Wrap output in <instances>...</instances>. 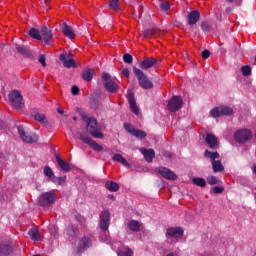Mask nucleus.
I'll return each instance as SVG.
<instances>
[{
  "label": "nucleus",
  "mask_w": 256,
  "mask_h": 256,
  "mask_svg": "<svg viewBox=\"0 0 256 256\" xmlns=\"http://www.w3.org/2000/svg\"><path fill=\"white\" fill-rule=\"evenodd\" d=\"M133 73L142 89H153V82L149 81V77L141 69L134 66Z\"/></svg>",
  "instance_id": "obj_1"
},
{
  "label": "nucleus",
  "mask_w": 256,
  "mask_h": 256,
  "mask_svg": "<svg viewBox=\"0 0 256 256\" xmlns=\"http://www.w3.org/2000/svg\"><path fill=\"white\" fill-rule=\"evenodd\" d=\"M86 131L91 137H94V139H103L104 137L103 133L99 130V124L95 118H88Z\"/></svg>",
  "instance_id": "obj_2"
},
{
  "label": "nucleus",
  "mask_w": 256,
  "mask_h": 256,
  "mask_svg": "<svg viewBox=\"0 0 256 256\" xmlns=\"http://www.w3.org/2000/svg\"><path fill=\"white\" fill-rule=\"evenodd\" d=\"M102 83L108 93H117L119 91V84L113 80L111 74L104 72L102 74Z\"/></svg>",
  "instance_id": "obj_3"
},
{
  "label": "nucleus",
  "mask_w": 256,
  "mask_h": 256,
  "mask_svg": "<svg viewBox=\"0 0 256 256\" xmlns=\"http://www.w3.org/2000/svg\"><path fill=\"white\" fill-rule=\"evenodd\" d=\"M8 99L13 109H16V111H20V109H23L25 107V103H23V95L19 90H13L8 95Z\"/></svg>",
  "instance_id": "obj_4"
},
{
  "label": "nucleus",
  "mask_w": 256,
  "mask_h": 256,
  "mask_svg": "<svg viewBox=\"0 0 256 256\" xmlns=\"http://www.w3.org/2000/svg\"><path fill=\"white\" fill-rule=\"evenodd\" d=\"M18 135L20 139L24 141V143H37L39 141V136L35 132H29V130H25L23 125L18 126Z\"/></svg>",
  "instance_id": "obj_5"
},
{
  "label": "nucleus",
  "mask_w": 256,
  "mask_h": 256,
  "mask_svg": "<svg viewBox=\"0 0 256 256\" xmlns=\"http://www.w3.org/2000/svg\"><path fill=\"white\" fill-rule=\"evenodd\" d=\"M92 246L93 240L88 236H84L78 241V244L74 249V255H81V253H85V251H87V249H90V247Z\"/></svg>",
  "instance_id": "obj_6"
},
{
  "label": "nucleus",
  "mask_w": 256,
  "mask_h": 256,
  "mask_svg": "<svg viewBox=\"0 0 256 256\" xmlns=\"http://www.w3.org/2000/svg\"><path fill=\"white\" fill-rule=\"evenodd\" d=\"M55 203V193L46 192L38 197V205L40 207H51Z\"/></svg>",
  "instance_id": "obj_7"
},
{
  "label": "nucleus",
  "mask_w": 256,
  "mask_h": 256,
  "mask_svg": "<svg viewBox=\"0 0 256 256\" xmlns=\"http://www.w3.org/2000/svg\"><path fill=\"white\" fill-rule=\"evenodd\" d=\"M252 137L253 132L249 129H241L234 134V139L237 143H247Z\"/></svg>",
  "instance_id": "obj_8"
},
{
  "label": "nucleus",
  "mask_w": 256,
  "mask_h": 256,
  "mask_svg": "<svg viewBox=\"0 0 256 256\" xmlns=\"http://www.w3.org/2000/svg\"><path fill=\"white\" fill-rule=\"evenodd\" d=\"M183 107V98L181 96H173L168 102V110L171 113H177Z\"/></svg>",
  "instance_id": "obj_9"
},
{
  "label": "nucleus",
  "mask_w": 256,
  "mask_h": 256,
  "mask_svg": "<svg viewBox=\"0 0 256 256\" xmlns=\"http://www.w3.org/2000/svg\"><path fill=\"white\" fill-rule=\"evenodd\" d=\"M109 225H111V213L109 210H104L100 215L99 227L101 231H109Z\"/></svg>",
  "instance_id": "obj_10"
},
{
  "label": "nucleus",
  "mask_w": 256,
  "mask_h": 256,
  "mask_svg": "<svg viewBox=\"0 0 256 256\" xmlns=\"http://www.w3.org/2000/svg\"><path fill=\"white\" fill-rule=\"evenodd\" d=\"M59 59L63 62V65L64 67H66V69H71V67H77V63L73 59L72 53H62L60 54Z\"/></svg>",
  "instance_id": "obj_11"
},
{
  "label": "nucleus",
  "mask_w": 256,
  "mask_h": 256,
  "mask_svg": "<svg viewBox=\"0 0 256 256\" xmlns=\"http://www.w3.org/2000/svg\"><path fill=\"white\" fill-rule=\"evenodd\" d=\"M184 233L185 231L179 226L166 229V237H172L173 239H180V237H183Z\"/></svg>",
  "instance_id": "obj_12"
},
{
  "label": "nucleus",
  "mask_w": 256,
  "mask_h": 256,
  "mask_svg": "<svg viewBox=\"0 0 256 256\" xmlns=\"http://www.w3.org/2000/svg\"><path fill=\"white\" fill-rule=\"evenodd\" d=\"M128 103L130 109L134 115H139V107H137V101L135 100V93L131 90L127 92Z\"/></svg>",
  "instance_id": "obj_13"
},
{
  "label": "nucleus",
  "mask_w": 256,
  "mask_h": 256,
  "mask_svg": "<svg viewBox=\"0 0 256 256\" xmlns=\"http://www.w3.org/2000/svg\"><path fill=\"white\" fill-rule=\"evenodd\" d=\"M155 65H157V59L154 57H146L140 62L139 67L143 71H147L148 69H151V67H155Z\"/></svg>",
  "instance_id": "obj_14"
},
{
  "label": "nucleus",
  "mask_w": 256,
  "mask_h": 256,
  "mask_svg": "<svg viewBox=\"0 0 256 256\" xmlns=\"http://www.w3.org/2000/svg\"><path fill=\"white\" fill-rule=\"evenodd\" d=\"M41 34L44 45H51V39H53V30L48 29L47 26L41 28Z\"/></svg>",
  "instance_id": "obj_15"
},
{
  "label": "nucleus",
  "mask_w": 256,
  "mask_h": 256,
  "mask_svg": "<svg viewBox=\"0 0 256 256\" xmlns=\"http://www.w3.org/2000/svg\"><path fill=\"white\" fill-rule=\"evenodd\" d=\"M158 172L164 177V179H168V181H177V174L166 167H160Z\"/></svg>",
  "instance_id": "obj_16"
},
{
  "label": "nucleus",
  "mask_w": 256,
  "mask_h": 256,
  "mask_svg": "<svg viewBox=\"0 0 256 256\" xmlns=\"http://www.w3.org/2000/svg\"><path fill=\"white\" fill-rule=\"evenodd\" d=\"M199 19H201V13L199 12V10H193L187 15V21L190 27H193V25H197Z\"/></svg>",
  "instance_id": "obj_17"
},
{
  "label": "nucleus",
  "mask_w": 256,
  "mask_h": 256,
  "mask_svg": "<svg viewBox=\"0 0 256 256\" xmlns=\"http://www.w3.org/2000/svg\"><path fill=\"white\" fill-rule=\"evenodd\" d=\"M60 29L65 37H68V39L71 40L75 39V31H73V28L67 25V23L63 22L62 24H60Z\"/></svg>",
  "instance_id": "obj_18"
},
{
  "label": "nucleus",
  "mask_w": 256,
  "mask_h": 256,
  "mask_svg": "<svg viewBox=\"0 0 256 256\" xmlns=\"http://www.w3.org/2000/svg\"><path fill=\"white\" fill-rule=\"evenodd\" d=\"M13 253V244L7 242L0 243V256H9Z\"/></svg>",
  "instance_id": "obj_19"
},
{
  "label": "nucleus",
  "mask_w": 256,
  "mask_h": 256,
  "mask_svg": "<svg viewBox=\"0 0 256 256\" xmlns=\"http://www.w3.org/2000/svg\"><path fill=\"white\" fill-rule=\"evenodd\" d=\"M205 143H207L208 147H210L211 149H217V147H219V140L214 134H207L205 138Z\"/></svg>",
  "instance_id": "obj_20"
},
{
  "label": "nucleus",
  "mask_w": 256,
  "mask_h": 256,
  "mask_svg": "<svg viewBox=\"0 0 256 256\" xmlns=\"http://www.w3.org/2000/svg\"><path fill=\"white\" fill-rule=\"evenodd\" d=\"M66 235L69 241H73V239H77L79 237V228L77 226H68L66 228Z\"/></svg>",
  "instance_id": "obj_21"
},
{
  "label": "nucleus",
  "mask_w": 256,
  "mask_h": 256,
  "mask_svg": "<svg viewBox=\"0 0 256 256\" xmlns=\"http://www.w3.org/2000/svg\"><path fill=\"white\" fill-rule=\"evenodd\" d=\"M55 159L58 163V167H60L61 171H64L65 173H69V171H71V165L67 162H65V160H63L61 158V156H59V154H55Z\"/></svg>",
  "instance_id": "obj_22"
},
{
  "label": "nucleus",
  "mask_w": 256,
  "mask_h": 256,
  "mask_svg": "<svg viewBox=\"0 0 256 256\" xmlns=\"http://www.w3.org/2000/svg\"><path fill=\"white\" fill-rule=\"evenodd\" d=\"M95 76V69L93 68H85L82 71V79L89 83V81H93V77Z\"/></svg>",
  "instance_id": "obj_23"
},
{
  "label": "nucleus",
  "mask_w": 256,
  "mask_h": 256,
  "mask_svg": "<svg viewBox=\"0 0 256 256\" xmlns=\"http://www.w3.org/2000/svg\"><path fill=\"white\" fill-rule=\"evenodd\" d=\"M140 151H141L142 155H144V159H145V161H147V163L153 162V158L155 157V150L141 148Z\"/></svg>",
  "instance_id": "obj_24"
},
{
  "label": "nucleus",
  "mask_w": 256,
  "mask_h": 256,
  "mask_svg": "<svg viewBox=\"0 0 256 256\" xmlns=\"http://www.w3.org/2000/svg\"><path fill=\"white\" fill-rule=\"evenodd\" d=\"M112 161H114L115 163H120L121 165H123V167H126L127 169L131 167V164H129L127 159H125V157H123V155L121 154H115L112 158Z\"/></svg>",
  "instance_id": "obj_25"
},
{
  "label": "nucleus",
  "mask_w": 256,
  "mask_h": 256,
  "mask_svg": "<svg viewBox=\"0 0 256 256\" xmlns=\"http://www.w3.org/2000/svg\"><path fill=\"white\" fill-rule=\"evenodd\" d=\"M33 119L35 121H38V123H41V125H44V127H47L49 125V120L47 119V116H45V114L36 113L33 115Z\"/></svg>",
  "instance_id": "obj_26"
},
{
  "label": "nucleus",
  "mask_w": 256,
  "mask_h": 256,
  "mask_svg": "<svg viewBox=\"0 0 256 256\" xmlns=\"http://www.w3.org/2000/svg\"><path fill=\"white\" fill-rule=\"evenodd\" d=\"M28 235L32 241H40L41 240V232L37 228H31L28 231Z\"/></svg>",
  "instance_id": "obj_27"
},
{
  "label": "nucleus",
  "mask_w": 256,
  "mask_h": 256,
  "mask_svg": "<svg viewBox=\"0 0 256 256\" xmlns=\"http://www.w3.org/2000/svg\"><path fill=\"white\" fill-rule=\"evenodd\" d=\"M204 157L206 159H210L211 163H213V161H217L216 159H219L221 156L219 155V152H212L210 150H205Z\"/></svg>",
  "instance_id": "obj_28"
},
{
  "label": "nucleus",
  "mask_w": 256,
  "mask_h": 256,
  "mask_svg": "<svg viewBox=\"0 0 256 256\" xmlns=\"http://www.w3.org/2000/svg\"><path fill=\"white\" fill-rule=\"evenodd\" d=\"M212 169L214 173H221V171H225V166H223L220 160H215L212 162Z\"/></svg>",
  "instance_id": "obj_29"
},
{
  "label": "nucleus",
  "mask_w": 256,
  "mask_h": 256,
  "mask_svg": "<svg viewBox=\"0 0 256 256\" xmlns=\"http://www.w3.org/2000/svg\"><path fill=\"white\" fill-rule=\"evenodd\" d=\"M105 188L111 193H117V190L119 189V184L114 181H107L105 183Z\"/></svg>",
  "instance_id": "obj_30"
},
{
  "label": "nucleus",
  "mask_w": 256,
  "mask_h": 256,
  "mask_svg": "<svg viewBox=\"0 0 256 256\" xmlns=\"http://www.w3.org/2000/svg\"><path fill=\"white\" fill-rule=\"evenodd\" d=\"M131 135L134 137H137V139H145L147 137V133L142 130H136L135 128H132L131 130H128Z\"/></svg>",
  "instance_id": "obj_31"
},
{
  "label": "nucleus",
  "mask_w": 256,
  "mask_h": 256,
  "mask_svg": "<svg viewBox=\"0 0 256 256\" xmlns=\"http://www.w3.org/2000/svg\"><path fill=\"white\" fill-rule=\"evenodd\" d=\"M128 228L130 231H134L135 233L141 231V224H139V221L137 220H131L128 222Z\"/></svg>",
  "instance_id": "obj_32"
},
{
  "label": "nucleus",
  "mask_w": 256,
  "mask_h": 256,
  "mask_svg": "<svg viewBox=\"0 0 256 256\" xmlns=\"http://www.w3.org/2000/svg\"><path fill=\"white\" fill-rule=\"evenodd\" d=\"M88 145L93 149V151H96L97 153H101V151H103V145H100L93 139H90Z\"/></svg>",
  "instance_id": "obj_33"
},
{
  "label": "nucleus",
  "mask_w": 256,
  "mask_h": 256,
  "mask_svg": "<svg viewBox=\"0 0 256 256\" xmlns=\"http://www.w3.org/2000/svg\"><path fill=\"white\" fill-rule=\"evenodd\" d=\"M192 183L197 185V187H207V181H205V178L195 177L192 179Z\"/></svg>",
  "instance_id": "obj_34"
},
{
  "label": "nucleus",
  "mask_w": 256,
  "mask_h": 256,
  "mask_svg": "<svg viewBox=\"0 0 256 256\" xmlns=\"http://www.w3.org/2000/svg\"><path fill=\"white\" fill-rule=\"evenodd\" d=\"M29 35L32 37V39H36L37 41H41L43 39V37H41V32H39V30L36 28L30 29Z\"/></svg>",
  "instance_id": "obj_35"
},
{
  "label": "nucleus",
  "mask_w": 256,
  "mask_h": 256,
  "mask_svg": "<svg viewBox=\"0 0 256 256\" xmlns=\"http://www.w3.org/2000/svg\"><path fill=\"white\" fill-rule=\"evenodd\" d=\"M44 175L45 177H48V179H51V181L55 179V173L53 172V169H51V167L49 166L44 167Z\"/></svg>",
  "instance_id": "obj_36"
},
{
  "label": "nucleus",
  "mask_w": 256,
  "mask_h": 256,
  "mask_svg": "<svg viewBox=\"0 0 256 256\" xmlns=\"http://www.w3.org/2000/svg\"><path fill=\"white\" fill-rule=\"evenodd\" d=\"M109 9L112 11H120L121 9L119 8V0H110L108 3Z\"/></svg>",
  "instance_id": "obj_37"
},
{
  "label": "nucleus",
  "mask_w": 256,
  "mask_h": 256,
  "mask_svg": "<svg viewBox=\"0 0 256 256\" xmlns=\"http://www.w3.org/2000/svg\"><path fill=\"white\" fill-rule=\"evenodd\" d=\"M221 115H233V108L228 106H220Z\"/></svg>",
  "instance_id": "obj_38"
},
{
  "label": "nucleus",
  "mask_w": 256,
  "mask_h": 256,
  "mask_svg": "<svg viewBox=\"0 0 256 256\" xmlns=\"http://www.w3.org/2000/svg\"><path fill=\"white\" fill-rule=\"evenodd\" d=\"M16 51L17 53H20V55H29V49L23 45H16Z\"/></svg>",
  "instance_id": "obj_39"
},
{
  "label": "nucleus",
  "mask_w": 256,
  "mask_h": 256,
  "mask_svg": "<svg viewBox=\"0 0 256 256\" xmlns=\"http://www.w3.org/2000/svg\"><path fill=\"white\" fill-rule=\"evenodd\" d=\"M240 71L242 72V75L244 77H249L251 75V66L250 65H244L241 67Z\"/></svg>",
  "instance_id": "obj_40"
},
{
  "label": "nucleus",
  "mask_w": 256,
  "mask_h": 256,
  "mask_svg": "<svg viewBox=\"0 0 256 256\" xmlns=\"http://www.w3.org/2000/svg\"><path fill=\"white\" fill-rule=\"evenodd\" d=\"M65 181H67V176H54V178L52 179V182L57 183L58 185H64Z\"/></svg>",
  "instance_id": "obj_41"
},
{
  "label": "nucleus",
  "mask_w": 256,
  "mask_h": 256,
  "mask_svg": "<svg viewBox=\"0 0 256 256\" xmlns=\"http://www.w3.org/2000/svg\"><path fill=\"white\" fill-rule=\"evenodd\" d=\"M126 251L123 252V250H118L117 255L118 256H133V250L129 247L125 248Z\"/></svg>",
  "instance_id": "obj_42"
},
{
  "label": "nucleus",
  "mask_w": 256,
  "mask_h": 256,
  "mask_svg": "<svg viewBox=\"0 0 256 256\" xmlns=\"http://www.w3.org/2000/svg\"><path fill=\"white\" fill-rule=\"evenodd\" d=\"M206 181L208 185H218L219 184V178L217 176H208L206 178Z\"/></svg>",
  "instance_id": "obj_43"
},
{
  "label": "nucleus",
  "mask_w": 256,
  "mask_h": 256,
  "mask_svg": "<svg viewBox=\"0 0 256 256\" xmlns=\"http://www.w3.org/2000/svg\"><path fill=\"white\" fill-rule=\"evenodd\" d=\"M78 139L83 141V143H86V145H88V143L91 141V137L85 135L83 132L78 133Z\"/></svg>",
  "instance_id": "obj_44"
},
{
  "label": "nucleus",
  "mask_w": 256,
  "mask_h": 256,
  "mask_svg": "<svg viewBox=\"0 0 256 256\" xmlns=\"http://www.w3.org/2000/svg\"><path fill=\"white\" fill-rule=\"evenodd\" d=\"M211 117L217 118L221 117V107L214 108L210 111Z\"/></svg>",
  "instance_id": "obj_45"
},
{
  "label": "nucleus",
  "mask_w": 256,
  "mask_h": 256,
  "mask_svg": "<svg viewBox=\"0 0 256 256\" xmlns=\"http://www.w3.org/2000/svg\"><path fill=\"white\" fill-rule=\"evenodd\" d=\"M155 35V31L153 29H147L143 32L144 39H151Z\"/></svg>",
  "instance_id": "obj_46"
},
{
  "label": "nucleus",
  "mask_w": 256,
  "mask_h": 256,
  "mask_svg": "<svg viewBox=\"0 0 256 256\" xmlns=\"http://www.w3.org/2000/svg\"><path fill=\"white\" fill-rule=\"evenodd\" d=\"M223 191H225V188L219 187V186H214L211 189V193H214V195H219V194L223 193Z\"/></svg>",
  "instance_id": "obj_47"
},
{
  "label": "nucleus",
  "mask_w": 256,
  "mask_h": 256,
  "mask_svg": "<svg viewBox=\"0 0 256 256\" xmlns=\"http://www.w3.org/2000/svg\"><path fill=\"white\" fill-rule=\"evenodd\" d=\"M123 61H124V63L131 64V63H133V56L129 53H126L123 55Z\"/></svg>",
  "instance_id": "obj_48"
},
{
  "label": "nucleus",
  "mask_w": 256,
  "mask_h": 256,
  "mask_svg": "<svg viewBox=\"0 0 256 256\" xmlns=\"http://www.w3.org/2000/svg\"><path fill=\"white\" fill-rule=\"evenodd\" d=\"M161 11H169L171 9V4L169 2H162L160 4Z\"/></svg>",
  "instance_id": "obj_49"
},
{
  "label": "nucleus",
  "mask_w": 256,
  "mask_h": 256,
  "mask_svg": "<svg viewBox=\"0 0 256 256\" xmlns=\"http://www.w3.org/2000/svg\"><path fill=\"white\" fill-rule=\"evenodd\" d=\"M46 59L47 58L43 54L39 56L38 61L40 64H42V67H47Z\"/></svg>",
  "instance_id": "obj_50"
},
{
  "label": "nucleus",
  "mask_w": 256,
  "mask_h": 256,
  "mask_svg": "<svg viewBox=\"0 0 256 256\" xmlns=\"http://www.w3.org/2000/svg\"><path fill=\"white\" fill-rule=\"evenodd\" d=\"M202 59H209V57H211V51H209V50H204V51H202Z\"/></svg>",
  "instance_id": "obj_51"
},
{
  "label": "nucleus",
  "mask_w": 256,
  "mask_h": 256,
  "mask_svg": "<svg viewBox=\"0 0 256 256\" xmlns=\"http://www.w3.org/2000/svg\"><path fill=\"white\" fill-rule=\"evenodd\" d=\"M201 29H202V31H209V29H210L209 23L208 22H202L201 23Z\"/></svg>",
  "instance_id": "obj_52"
},
{
  "label": "nucleus",
  "mask_w": 256,
  "mask_h": 256,
  "mask_svg": "<svg viewBox=\"0 0 256 256\" xmlns=\"http://www.w3.org/2000/svg\"><path fill=\"white\" fill-rule=\"evenodd\" d=\"M71 93L72 95H77L79 93V88L76 85L72 86Z\"/></svg>",
  "instance_id": "obj_53"
},
{
  "label": "nucleus",
  "mask_w": 256,
  "mask_h": 256,
  "mask_svg": "<svg viewBox=\"0 0 256 256\" xmlns=\"http://www.w3.org/2000/svg\"><path fill=\"white\" fill-rule=\"evenodd\" d=\"M122 75H124V77H129V75H130L129 69L124 68V69L122 70Z\"/></svg>",
  "instance_id": "obj_54"
},
{
  "label": "nucleus",
  "mask_w": 256,
  "mask_h": 256,
  "mask_svg": "<svg viewBox=\"0 0 256 256\" xmlns=\"http://www.w3.org/2000/svg\"><path fill=\"white\" fill-rule=\"evenodd\" d=\"M163 155H164V157H167L168 159H171L173 157V154H171V152H169V151H165L163 153Z\"/></svg>",
  "instance_id": "obj_55"
},
{
  "label": "nucleus",
  "mask_w": 256,
  "mask_h": 256,
  "mask_svg": "<svg viewBox=\"0 0 256 256\" xmlns=\"http://www.w3.org/2000/svg\"><path fill=\"white\" fill-rule=\"evenodd\" d=\"M124 127H125L126 131H128V133H129V131H131L132 129H134L131 124H124Z\"/></svg>",
  "instance_id": "obj_56"
},
{
  "label": "nucleus",
  "mask_w": 256,
  "mask_h": 256,
  "mask_svg": "<svg viewBox=\"0 0 256 256\" xmlns=\"http://www.w3.org/2000/svg\"><path fill=\"white\" fill-rule=\"evenodd\" d=\"M5 129V122L3 120H0V130Z\"/></svg>",
  "instance_id": "obj_57"
},
{
  "label": "nucleus",
  "mask_w": 256,
  "mask_h": 256,
  "mask_svg": "<svg viewBox=\"0 0 256 256\" xmlns=\"http://www.w3.org/2000/svg\"><path fill=\"white\" fill-rule=\"evenodd\" d=\"M234 3L239 6L243 3V0H234Z\"/></svg>",
  "instance_id": "obj_58"
},
{
  "label": "nucleus",
  "mask_w": 256,
  "mask_h": 256,
  "mask_svg": "<svg viewBox=\"0 0 256 256\" xmlns=\"http://www.w3.org/2000/svg\"><path fill=\"white\" fill-rule=\"evenodd\" d=\"M48 3H49V0L44 1V4H43L44 9H49L48 6H47Z\"/></svg>",
  "instance_id": "obj_59"
},
{
  "label": "nucleus",
  "mask_w": 256,
  "mask_h": 256,
  "mask_svg": "<svg viewBox=\"0 0 256 256\" xmlns=\"http://www.w3.org/2000/svg\"><path fill=\"white\" fill-rule=\"evenodd\" d=\"M57 112H58L60 115H63V113H65V111H64L62 108H58V109H57Z\"/></svg>",
  "instance_id": "obj_60"
},
{
  "label": "nucleus",
  "mask_w": 256,
  "mask_h": 256,
  "mask_svg": "<svg viewBox=\"0 0 256 256\" xmlns=\"http://www.w3.org/2000/svg\"><path fill=\"white\" fill-rule=\"evenodd\" d=\"M81 117H82V119H87V115L85 114V112L81 113Z\"/></svg>",
  "instance_id": "obj_61"
},
{
  "label": "nucleus",
  "mask_w": 256,
  "mask_h": 256,
  "mask_svg": "<svg viewBox=\"0 0 256 256\" xmlns=\"http://www.w3.org/2000/svg\"><path fill=\"white\" fill-rule=\"evenodd\" d=\"M109 199H111L112 201H115V196H113L112 194L108 195Z\"/></svg>",
  "instance_id": "obj_62"
},
{
  "label": "nucleus",
  "mask_w": 256,
  "mask_h": 256,
  "mask_svg": "<svg viewBox=\"0 0 256 256\" xmlns=\"http://www.w3.org/2000/svg\"><path fill=\"white\" fill-rule=\"evenodd\" d=\"M226 13H231V8L226 9Z\"/></svg>",
  "instance_id": "obj_63"
},
{
  "label": "nucleus",
  "mask_w": 256,
  "mask_h": 256,
  "mask_svg": "<svg viewBox=\"0 0 256 256\" xmlns=\"http://www.w3.org/2000/svg\"><path fill=\"white\" fill-rule=\"evenodd\" d=\"M235 0H226V3H233Z\"/></svg>",
  "instance_id": "obj_64"
}]
</instances>
